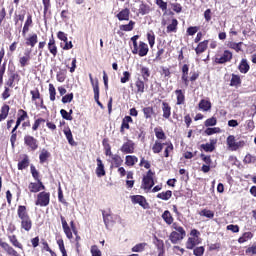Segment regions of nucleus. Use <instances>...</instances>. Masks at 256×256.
I'll use <instances>...</instances> for the list:
<instances>
[{"label":"nucleus","instance_id":"c9c22d12","mask_svg":"<svg viewBox=\"0 0 256 256\" xmlns=\"http://www.w3.org/2000/svg\"><path fill=\"white\" fill-rule=\"evenodd\" d=\"M24 55L25 56L21 57L19 60L21 67H26L27 63L31 61V52H25Z\"/></svg>","mask_w":256,"mask_h":256},{"label":"nucleus","instance_id":"f704fd0d","mask_svg":"<svg viewBox=\"0 0 256 256\" xmlns=\"http://www.w3.org/2000/svg\"><path fill=\"white\" fill-rule=\"evenodd\" d=\"M145 247H147V243H138L131 249V251L132 253H143V251H145Z\"/></svg>","mask_w":256,"mask_h":256},{"label":"nucleus","instance_id":"ddd939ff","mask_svg":"<svg viewBox=\"0 0 256 256\" xmlns=\"http://www.w3.org/2000/svg\"><path fill=\"white\" fill-rule=\"evenodd\" d=\"M216 144H217V140L211 139L210 143L201 144L200 149H202L206 153H213L215 151V145Z\"/></svg>","mask_w":256,"mask_h":256},{"label":"nucleus","instance_id":"aec40b11","mask_svg":"<svg viewBox=\"0 0 256 256\" xmlns=\"http://www.w3.org/2000/svg\"><path fill=\"white\" fill-rule=\"evenodd\" d=\"M209 45V40H204L200 42L198 46L195 48L196 55H201V53H205L207 51V47Z\"/></svg>","mask_w":256,"mask_h":256},{"label":"nucleus","instance_id":"f8f14e48","mask_svg":"<svg viewBox=\"0 0 256 256\" xmlns=\"http://www.w3.org/2000/svg\"><path fill=\"white\" fill-rule=\"evenodd\" d=\"M61 223H62V229L68 239H73V232H71V227H69V224H67V220H65V217L63 215L60 216Z\"/></svg>","mask_w":256,"mask_h":256},{"label":"nucleus","instance_id":"e433bc0d","mask_svg":"<svg viewBox=\"0 0 256 256\" xmlns=\"http://www.w3.org/2000/svg\"><path fill=\"white\" fill-rule=\"evenodd\" d=\"M135 28V21L130 20L128 24H123L120 25V31H133V29Z\"/></svg>","mask_w":256,"mask_h":256},{"label":"nucleus","instance_id":"58836bf2","mask_svg":"<svg viewBox=\"0 0 256 256\" xmlns=\"http://www.w3.org/2000/svg\"><path fill=\"white\" fill-rule=\"evenodd\" d=\"M37 41V34H33L26 38V45H28L29 47H35V45H37Z\"/></svg>","mask_w":256,"mask_h":256},{"label":"nucleus","instance_id":"423d86ee","mask_svg":"<svg viewBox=\"0 0 256 256\" xmlns=\"http://www.w3.org/2000/svg\"><path fill=\"white\" fill-rule=\"evenodd\" d=\"M231 59H233V53L229 50H225L221 56L215 58V63H217V65H225V63H229Z\"/></svg>","mask_w":256,"mask_h":256},{"label":"nucleus","instance_id":"f3484780","mask_svg":"<svg viewBox=\"0 0 256 256\" xmlns=\"http://www.w3.org/2000/svg\"><path fill=\"white\" fill-rule=\"evenodd\" d=\"M17 213H18V217H19V219H21V221L24 220V219L31 218L29 216V213L27 212V207L26 206H23V205L18 206Z\"/></svg>","mask_w":256,"mask_h":256},{"label":"nucleus","instance_id":"412c9836","mask_svg":"<svg viewBox=\"0 0 256 256\" xmlns=\"http://www.w3.org/2000/svg\"><path fill=\"white\" fill-rule=\"evenodd\" d=\"M155 185V180L153 178H143L142 180V189L151 190Z\"/></svg>","mask_w":256,"mask_h":256},{"label":"nucleus","instance_id":"7c9ffc66","mask_svg":"<svg viewBox=\"0 0 256 256\" xmlns=\"http://www.w3.org/2000/svg\"><path fill=\"white\" fill-rule=\"evenodd\" d=\"M64 135L69 143V145H77V143H75V140L73 139V133L71 132L70 128L64 129Z\"/></svg>","mask_w":256,"mask_h":256},{"label":"nucleus","instance_id":"c85d7f7f","mask_svg":"<svg viewBox=\"0 0 256 256\" xmlns=\"http://www.w3.org/2000/svg\"><path fill=\"white\" fill-rule=\"evenodd\" d=\"M179 22L177 19H172V22L167 26L166 33H177V26Z\"/></svg>","mask_w":256,"mask_h":256},{"label":"nucleus","instance_id":"f03ea898","mask_svg":"<svg viewBox=\"0 0 256 256\" xmlns=\"http://www.w3.org/2000/svg\"><path fill=\"white\" fill-rule=\"evenodd\" d=\"M102 216L106 229L113 227L117 221H121L119 215L111 214V212L102 211Z\"/></svg>","mask_w":256,"mask_h":256},{"label":"nucleus","instance_id":"9d476101","mask_svg":"<svg viewBox=\"0 0 256 256\" xmlns=\"http://www.w3.org/2000/svg\"><path fill=\"white\" fill-rule=\"evenodd\" d=\"M0 247H2V249H4V251H6L7 255L9 256H21V254H18L17 250L11 247L7 242H3L1 239Z\"/></svg>","mask_w":256,"mask_h":256},{"label":"nucleus","instance_id":"a211bd4d","mask_svg":"<svg viewBox=\"0 0 256 256\" xmlns=\"http://www.w3.org/2000/svg\"><path fill=\"white\" fill-rule=\"evenodd\" d=\"M175 95H176V105H185V91L181 89L175 90Z\"/></svg>","mask_w":256,"mask_h":256},{"label":"nucleus","instance_id":"6e6552de","mask_svg":"<svg viewBox=\"0 0 256 256\" xmlns=\"http://www.w3.org/2000/svg\"><path fill=\"white\" fill-rule=\"evenodd\" d=\"M131 201L134 205H140L143 209H149V202L144 196L141 195H133L131 196Z\"/></svg>","mask_w":256,"mask_h":256},{"label":"nucleus","instance_id":"bf43d9fd","mask_svg":"<svg viewBox=\"0 0 256 256\" xmlns=\"http://www.w3.org/2000/svg\"><path fill=\"white\" fill-rule=\"evenodd\" d=\"M197 244L195 243V238L189 237L186 242V249H195V246Z\"/></svg>","mask_w":256,"mask_h":256},{"label":"nucleus","instance_id":"393cba45","mask_svg":"<svg viewBox=\"0 0 256 256\" xmlns=\"http://www.w3.org/2000/svg\"><path fill=\"white\" fill-rule=\"evenodd\" d=\"M136 87V93H145V80H141V78H138L135 82Z\"/></svg>","mask_w":256,"mask_h":256},{"label":"nucleus","instance_id":"680f3d73","mask_svg":"<svg viewBox=\"0 0 256 256\" xmlns=\"http://www.w3.org/2000/svg\"><path fill=\"white\" fill-rule=\"evenodd\" d=\"M193 253L195 256H203V254L205 253V247L203 246L196 247L194 248Z\"/></svg>","mask_w":256,"mask_h":256},{"label":"nucleus","instance_id":"1a4fd4ad","mask_svg":"<svg viewBox=\"0 0 256 256\" xmlns=\"http://www.w3.org/2000/svg\"><path fill=\"white\" fill-rule=\"evenodd\" d=\"M120 151L126 155L135 153V142L132 140H127V142H125L120 148Z\"/></svg>","mask_w":256,"mask_h":256},{"label":"nucleus","instance_id":"6ab92c4d","mask_svg":"<svg viewBox=\"0 0 256 256\" xmlns=\"http://www.w3.org/2000/svg\"><path fill=\"white\" fill-rule=\"evenodd\" d=\"M131 11H129L128 8H125L123 10H121L117 15V19L118 21H129V15H130Z\"/></svg>","mask_w":256,"mask_h":256},{"label":"nucleus","instance_id":"2eb2a0df","mask_svg":"<svg viewBox=\"0 0 256 256\" xmlns=\"http://www.w3.org/2000/svg\"><path fill=\"white\" fill-rule=\"evenodd\" d=\"M96 162H97V168H96L97 177H105V165L103 164V161L101 160V158H97Z\"/></svg>","mask_w":256,"mask_h":256},{"label":"nucleus","instance_id":"5701e85b","mask_svg":"<svg viewBox=\"0 0 256 256\" xmlns=\"http://www.w3.org/2000/svg\"><path fill=\"white\" fill-rule=\"evenodd\" d=\"M130 123H133V118L131 116H125L122 120L120 132L123 133L125 129H130Z\"/></svg>","mask_w":256,"mask_h":256},{"label":"nucleus","instance_id":"a18cd8bd","mask_svg":"<svg viewBox=\"0 0 256 256\" xmlns=\"http://www.w3.org/2000/svg\"><path fill=\"white\" fill-rule=\"evenodd\" d=\"M50 157H51V153H49V151L43 149L39 155L40 163H42V164L45 163V161H47V159Z\"/></svg>","mask_w":256,"mask_h":256},{"label":"nucleus","instance_id":"09e8293b","mask_svg":"<svg viewBox=\"0 0 256 256\" xmlns=\"http://www.w3.org/2000/svg\"><path fill=\"white\" fill-rule=\"evenodd\" d=\"M143 113H144V117L145 119H151V117H153V107H145L143 108Z\"/></svg>","mask_w":256,"mask_h":256},{"label":"nucleus","instance_id":"37998d69","mask_svg":"<svg viewBox=\"0 0 256 256\" xmlns=\"http://www.w3.org/2000/svg\"><path fill=\"white\" fill-rule=\"evenodd\" d=\"M243 45V42H229L228 43V47L229 49H234V51H236V53H239V51H241V47Z\"/></svg>","mask_w":256,"mask_h":256},{"label":"nucleus","instance_id":"4d7b16f0","mask_svg":"<svg viewBox=\"0 0 256 256\" xmlns=\"http://www.w3.org/2000/svg\"><path fill=\"white\" fill-rule=\"evenodd\" d=\"M30 95H32V101H37V99H41V93H39V89L30 91Z\"/></svg>","mask_w":256,"mask_h":256},{"label":"nucleus","instance_id":"4c0bfd02","mask_svg":"<svg viewBox=\"0 0 256 256\" xmlns=\"http://www.w3.org/2000/svg\"><path fill=\"white\" fill-rule=\"evenodd\" d=\"M252 237H253L252 232H244L243 235L238 239V243L240 244L247 243V241H250Z\"/></svg>","mask_w":256,"mask_h":256},{"label":"nucleus","instance_id":"338daca9","mask_svg":"<svg viewBox=\"0 0 256 256\" xmlns=\"http://www.w3.org/2000/svg\"><path fill=\"white\" fill-rule=\"evenodd\" d=\"M91 254H92V256H102L101 250H99V247H97V245H93L91 247Z\"/></svg>","mask_w":256,"mask_h":256},{"label":"nucleus","instance_id":"39448f33","mask_svg":"<svg viewBox=\"0 0 256 256\" xmlns=\"http://www.w3.org/2000/svg\"><path fill=\"white\" fill-rule=\"evenodd\" d=\"M57 37L60 41H63V43H61V47L64 51H69V49H73V42L69 41V38H67V34L63 31H59L57 33Z\"/></svg>","mask_w":256,"mask_h":256},{"label":"nucleus","instance_id":"5fc2aeb1","mask_svg":"<svg viewBox=\"0 0 256 256\" xmlns=\"http://www.w3.org/2000/svg\"><path fill=\"white\" fill-rule=\"evenodd\" d=\"M204 133L206 135H215V133H221V128L219 127H214V128H207Z\"/></svg>","mask_w":256,"mask_h":256},{"label":"nucleus","instance_id":"8fccbe9b","mask_svg":"<svg viewBox=\"0 0 256 256\" xmlns=\"http://www.w3.org/2000/svg\"><path fill=\"white\" fill-rule=\"evenodd\" d=\"M57 245L59 247L60 252L62 253V256H67V250L65 249V243L63 242V239H59L57 241Z\"/></svg>","mask_w":256,"mask_h":256},{"label":"nucleus","instance_id":"774afa93","mask_svg":"<svg viewBox=\"0 0 256 256\" xmlns=\"http://www.w3.org/2000/svg\"><path fill=\"white\" fill-rule=\"evenodd\" d=\"M73 101V93L66 94L62 97V103H71Z\"/></svg>","mask_w":256,"mask_h":256},{"label":"nucleus","instance_id":"49530a36","mask_svg":"<svg viewBox=\"0 0 256 256\" xmlns=\"http://www.w3.org/2000/svg\"><path fill=\"white\" fill-rule=\"evenodd\" d=\"M138 11H139L140 15H147V14H149V11H151V8L149 7V5L142 3L139 6Z\"/></svg>","mask_w":256,"mask_h":256},{"label":"nucleus","instance_id":"a878e982","mask_svg":"<svg viewBox=\"0 0 256 256\" xmlns=\"http://www.w3.org/2000/svg\"><path fill=\"white\" fill-rule=\"evenodd\" d=\"M162 111L164 119H169V117H171V106L169 105V103H162Z\"/></svg>","mask_w":256,"mask_h":256},{"label":"nucleus","instance_id":"69168bd1","mask_svg":"<svg viewBox=\"0 0 256 256\" xmlns=\"http://www.w3.org/2000/svg\"><path fill=\"white\" fill-rule=\"evenodd\" d=\"M156 5L159 6V9L162 11H167V2L163 0H156Z\"/></svg>","mask_w":256,"mask_h":256},{"label":"nucleus","instance_id":"603ef678","mask_svg":"<svg viewBox=\"0 0 256 256\" xmlns=\"http://www.w3.org/2000/svg\"><path fill=\"white\" fill-rule=\"evenodd\" d=\"M205 127H215L217 125V118L211 117L204 122Z\"/></svg>","mask_w":256,"mask_h":256},{"label":"nucleus","instance_id":"6e6d98bb","mask_svg":"<svg viewBox=\"0 0 256 256\" xmlns=\"http://www.w3.org/2000/svg\"><path fill=\"white\" fill-rule=\"evenodd\" d=\"M164 145L167 146V147L165 148V151H164V156H165V157H169V153H171V151H173V143H171V142H166V143H164Z\"/></svg>","mask_w":256,"mask_h":256},{"label":"nucleus","instance_id":"0e129e2a","mask_svg":"<svg viewBox=\"0 0 256 256\" xmlns=\"http://www.w3.org/2000/svg\"><path fill=\"white\" fill-rule=\"evenodd\" d=\"M10 242L12 243V245H14V247H18V249H23V245L20 244L19 240H17L16 236H12L10 238Z\"/></svg>","mask_w":256,"mask_h":256},{"label":"nucleus","instance_id":"b1692460","mask_svg":"<svg viewBox=\"0 0 256 256\" xmlns=\"http://www.w3.org/2000/svg\"><path fill=\"white\" fill-rule=\"evenodd\" d=\"M238 69L240 71V73L246 74L249 73V69H251V67L249 66V63L247 62V59H242Z\"/></svg>","mask_w":256,"mask_h":256},{"label":"nucleus","instance_id":"4468645a","mask_svg":"<svg viewBox=\"0 0 256 256\" xmlns=\"http://www.w3.org/2000/svg\"><path fill=\"white\" fill-rule=\"evenodd\" d=\"M147 53H149V46L147 43L140 41L137 55H139V57H146Z\"/></svg>","mask_w":256,"mask_h":256},{"label":"nucleus","instance_id":"c756f323","mask_svg":"<svg viewBox=\"0 0 256 256\" xmlns=\"http://www.w3.org/2000/svg\"><path fill=\"white\" fill-rule=\"evenodd\" d=\"M157 199H161L162 201H169L171 197H173V192L168 190L166 192L158 193Z\"/></svg>","mask_w":256,"mask_h":256},{"label":"nucleus","instance_id":"79ce46f5","mask_svg":"<svg viewBox=\"0 0 256 256\" xmlns=\"http://www.w3.org/2000/svg\"><path fill=\"white\" fill-rule=\"evenodd\" d=\"M27 117H29V115L27 114V111L23 110V109H19L18 110V117H17V120L18 123H23V121L25 119H27Z\"/></svg>","mask_w":256,"mask_h":256},{"label":"nucleus","instance_id":"2f4dec72","mask_svg":"<svg viewBox=\"0 0 256 256\" xmlns=\"http://www.w3.org/2000/svg\"><path fill=\"white\" fill-rule=\"evenodd\" d=\"M198 106H199V109H201V111H210L211 110V101L202 99L199 102Z\"/></svg>","mask_w":256,"mask_h":256},{"label":"nucleus","instance_id":"de8ad7c7","mask_svg":"<svg viewBox=\"0 0 256 256\" xmlns=\"http://www.w3.org/2000/svg\"><path fill=\"white\" fill-rule=\"evenodd\" d=\"M147 40L151 48L155 45V33L153 31H150L147 33Z\"/></svg>","mask_w":256,"mask_h":256},{"label":"nucleus","instance_id":"ea45409f","mask_svg":"<svg viewBox=\"0 0 256 256\" xmlns=\"http://www.w3.org/2000/svg\"><path fill=\"white\" fill-rule=\"evenodd\" d=\"M200 217H207V219H213L215 217V212L212 210L203 209L199 212Z\"/></svg>","mask_w":256,"mask_h":256},{"label":"nucleus","instance_id":"e2e57ef3","mask_svg":"<svg viewBox=\"0 0 256 256\" xmlns=\"http://www.w3.org/2000/svg\"><path fill=\"white\" fill-rule=\"evenodd\" d=\"M170 5L175 13H181L183 11V6L179 3H171Z\"/></svg>","mask_w":256,"mask_h":256},{"label":"nucleus","instance_id":"a19ab883","mask_svg":"<svg viewBox=\"0 0 256 256\" xmlns=\"http://www.w3.org/2000/svg\"><path fill=\"white\" fill-rule=\"evenodd\" d=\"M111 159L112 165H114V167H121L123 163V159H121V156L114 154L113 156H111Z\"/></svg>","mask_w":256,"mask_h":256},{"label":"nucleus","instance_id":"052dcab7","mask_svg":"<svg viewBox=\"0 0 256 256\" xmlns=\"http://www.w3.org/2000/svg\"><path fill=\"white\" fill-rule=\"evenodd\" d=\"M49 93H50V101H55V95H57V92L53 84H49Z\"/></svg>","mask_w":256,"mask_h":256},{"label":"nucleus","instance_id":"13d9d810","mask_svg":"<svg viewBox=\"0 0 256 256\" xmlns=\"http://www.w3.org/2000/svg\"><path fill=\"white\" fill-rule=\"evenodd\" d=\"M245 254L248 256H255L256 255V245L249 246L245 250Z\"/></svg>","mask_w":256,"mask_h":256},{"label":"nucleus","instance_id":"3c124183","mask_svg":"<svg viewBox=\"0 0 256 256\" xmlns=\"http://www.w3.org/2000/svg\"><path fill=\"white\" fill-rule=\"evenodd\" d=\"M131 81V72L124 71L123 77L120 78V83H129Z\"/></svg>","mask_w":256,"mask_h":256},{"label":"nucleus","instance_id":"0eeeda50","mask_svg":"<svg viewBox=\"0 0 256 256\" xmlns=\"http://www.w3.org/2000/svg\"><path fill=\"white\" fill-rule=\"evenodd\" d=\"M24 145H26V147H29L31 151H37V149H39V142L35 137L31 135H26L24 137Z\"/></svg>","mask_w":256,"mask_h":256},{"label":"nucleus","instance_id":"72a5a7b5","mask_svg":"<svg viewBox=\"0 0 256 256\" xmlns=\"http://www.w3.org/2000/svg\"><path fill=\"white\" fill-rule=\"evenodd\" d=\"M241 85V76L237 74H232V78L230 80V87H239Z\"/></svg>","mask_w":256,"mask_h":256},{"label":"nucleus","instance_id":"dca6fc26","mask_svg":"<svg viewBox=\"0 0 256 256\" xmlns=\"http://www.w3.org/2000/svg\"><path fill=\"white\" fill-rule=\"evenodd\" d=\"M21 229L26 231V233H29V231L33 229V221L31 220V218L21 220Z\"/></svg>","mask_w":256,"mask_h":256},{"label":"nucleus","instance_id":"cd10ccee","mask_svg":"<svg viewBox=\"0 0 256 256\" xmlns=\"http://www.w3.org/2000/svg\"><path fill=\"white\" fill-rule=\"evenodd\" d=\"M29 167V156L24 155V158L18 162V170L23 171Z\"/></svg>","mask_w":256,"mask_h":256},{"label":"nucleus","instance_id":"20e7f679","mask_svg":"<svg viewBox=\"0 0 256 256\" xmlns=\"http://www.w3.org/2000/svg\"><path fill=\"white\" fill-rule=\"evenodd\" d=\"M227 145L231 151H237V149H241L245 147V141L241 140L236 142L235 141V136L230 135L227 137Z\"/></svg>","mask_w":256,"mask_h":256},{"label":"nucleus","instance_id":"9b49d317","mask_svg":"<svg viewBox=\"0 0 256 256\" xmlns=\"http://www.w3.org/2000/svg\"><path fill=\"white\" fill-rule=\"evenodd\" d=\"M28 189L30 190V193H39V191H45V185H43L41 180H38V183H30Z\"/></svg>","mask_w":256,"mask_h":256},{"label":"nucleus","instance_id":"4be33fe9","mask_svg":"<svg viewBox=\"0 0 256 256\" xmlns=\"http://www.w3.org/2000/svg\"><path fill=\"white\" fill-rule=\"evenodd\" d=\"M140 73L143 81L147 83V81H149V77H151V70L146 66H140Z\"/></svg>","mask_w":256,"mask_h":256},{"label":"nucleus","instance_id":"473e14b6","mask_svg":"<svg viewBox=\"0 0 256 256\" xmlns=\"http://www.w3.org/2000/svg\"><path fill=\"white\" fill-rule=\"evenodd\" d=\"M138 162H139V158H137V156H132V155L126 156L125 164L128 167H133V165H135V163H138Z\"/></svg>","mask_w":256,"mask_h":256},{"label":"nucleus","instance_id":"c03bdc74","mask_svg":"<svg viewBox=\"0 0 256 256\" xmlns=\"http://www.w3.org/2000/svg\"><path fill=\"white\" fill-rule=\"evenodd\" d=\"M163 145H165V143L162 144L161 142L156 141L152 147L153 153H161L163 151Z\"/></svg>","mask_w":256,"mask_h":256},{"label":"nucleus","instance_id":"7ed1b4c3","mask_svg":"<svg viewBox=\"0 0 256 256\" xmlns=\"http://www.w3.org/2000/svg\"><path fill=\"white\" fill-rule=\"evenodd\" d=\"M50 201H51V193L43 191L37 195V200L35 202V205H39L40 207H47Z\"/></svg>","mask_w":256,"mask_h":256},{"label":"nucleus","instance_id":"864d4df0","mask_svg":"<svg viewBox=\"0 0 256 256\" xmlns=\"http://www.w3.org/2000/svg\"><path fill=\"white\" fill-rule=\"evenodd\" d=\"M60 114L62 118L65 119L66 121H73V116H71V113L67 112V110L61 109Z\"/></svg>","mask_w":256,"mask_h":256},{"label":"nucleus","instance_id":"bb28decb","mask_svg":"<svg viewBox=\"0 0 256 256\" xmlns=\"http://www.w3.org/2000/svg\"><path fill=\"white\" fill-rule=\"evenodd\" d=\"M162 219L167 225H173V215H171V212L169 210L163 212Z\"/></svg>","mask_w":256,"mask_h":256},{"label":"nucleus","instance_id":"f257e3e1","mask_svg":"<svg viewBox=\"0 0 256 256\" xmlns=\"http://www.w3.org/2000/svg\"><path fill=\"white\" fill-rule=\"evenodd\" d=\"M173 229H175V231L170 233L169 240L173 245H177L179 241H183V239H185L187 232H185V229L182 226H177V223L173 224Z\"/></svg>","mask_w":256,"mask_h":256}]
</instances>
